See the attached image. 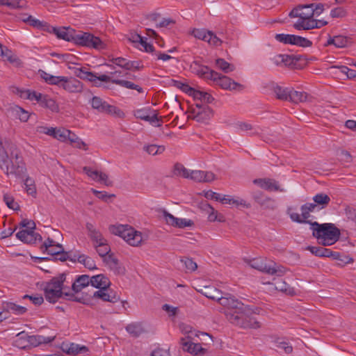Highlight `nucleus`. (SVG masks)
<instances>
[{"instance_id":"f257e3e1","label":"nucleus","mask_w":356,"mask_h":356,"mask_svg":"<svg viewBox=\"0 0 356 356\" xmlns=\"http://www.w3.org/2000/svg\"><path fill=\"white\" fill-rule=\"evenodd\" d=\"M225 307V315L232 324L245 329H258L261 324L251 315L252 309L229 293H225L220 301Z\"/></svg>"},{"instance_id":"f03ea898","label":"nucleus","mask_w":356,"mask_h":356,"mask_svg":"<svg viewBox=\"0 0 356 356\" xmlns=\"http://www.w3.org/2000/svg\"><path fill=\"white\" fill-rule=\"evenodd\" d=\"M225 307V315L232 324L245 329H258L261 324L251 315L252 309L229 293H225L220 301Z\"/></svg>"},{"instance_id":"7ed1b4c3","label":"nucleus","mask_w":356,"mask_h":356,"mask_svg":"<svg viewBox=\"0 0 356 356\" xmlns=\"http://www.w3.org/2000/svg\"><path fill=\"white\" fill-rule=\"evenodd\" d=\"M311 229L313 231L312 235L321 240L320 243L324 246L334 244L340 238L339 229L332 223L319 224L314 222L311 223Z\"/></svg>"},{"instance_id":"20e7f679","label":"nucleus","mask_w":356,"mask_h":356,"mask_svg":"<svg viewBox=\"0 0 356 356\" xmlns=\"http://www.w3.org/2000/svg\"><path fill=\"white\" fill-rule=\"evenodd\" d=\"M66 280V274L61 273L57 277H53L49 282H46L44 286V293L45 299L50 303L56 302L65 292L63 291V284Z\"/></svg>"},{"instance_id":"39448f33","label":"nucleus","mask_w":356,"mask_h":356,"mask_svg":"<svg viewBox=\"0 0 356 356\" xmlns=\"http://www.w3.org/2000/svg\"><path fill=\"white\" fill-rule=\"evenodd\" d=\"M250 266L259 271L277 276H282L286 271V268L282 266L262 258L253 259L250 261Z\"/></svg>"},{"instance_id":"423d86ee","label":"nucleus","mask_w":356,"mask_h":356,"mask_svg":"<svg viewBox=\"0 0 356 356\" xmlns=\"http://www.w3.org/2000/svg\"><path fill=\"white\" fill-rule=\"evenodd\" d=\"M111 232L122 237L132 246H138L143 241L141 232L135 230L128 225H121L117 227L113 226L111 228Z\"/></svg>"},{"instance_id":"0eeeda50","label":"nucleus","mask_w":356,"mask_h":356,"mask_svg":"<svg viewBox=\"0 0 356 356\" xmlns=\"http://www.w3.org/2000/svg\"><path fill=\"white\" fill-rule=\"evenodd\" d=\"M26 168L19 150L15 147L11 152L9 160L8 170L7 174L15 175V176L24 178Z\"/></svg>"},{"instance_id":"6e6552de","label":"nucleus","mask_w":356,"mask_h":356,"mask_svg":"<svg viewBox=\"0 0 356 356\" xmlns=\"http://www.w3.org/2000/svg\"><path fill=\"white\" fill-rule=\"evenodd\" d=\"M74 43L83 47L103 49L105 48L104 43L99 38L86 32H79L74 35Z\"/></svg>"},{"instance_id":"1a4fd4ad","label":"nucleus","mask_w":356,"mask_h":356,"mask_svg":"<svg viewBox=\"0 0 356 356\" xmlns=\"http://www.w3.org/2000/svg\"><path fill=\"white\" fill-rule=\"evenodd\" d=\"M90 104L92 108L99 113L115 115L117 116H120L121 114H122L120 109L118 108L115 106L108 104L99 97H93L90 101Z\"/></svg>"},{"instance_id":"9d476101","label":"nucleus","mask_w":356,"mask_h":356,"mask_svg":"<svg viewBox=\"0 0 356 356\" xmlns=\"http://www.w3.org/2000/svg\"><path fill=\"white\" fill-rule=\"evenodd\" d=\"M75 75L83 80H88L90 82L94 83V86L96 87H99L101 86L100 83L97 82V81L108 82L111 80V76L106 74H102L97 76L92 72H88L86 70V68H76L74 71Z\"/></svg>"},{"instance_id":"9b49d317","label":"nucleus","mask_w":356,"mask_h":356,"mask_svg":"<svg viewBox=\"0 0 356 356\" xmlns=\"http://www.w3.org/2000/svg\"><path fill=\"white\" fill-rule=\"evenodd\" d=\"M210 80L214 81L217 85L222 89L229 90H241L243 86L232 80L229 77L222 75L216 72V76H213Z\"/></svg>"},{"instance_id":"f8f14e48","label":"nucleus","mask_w":356,"mask_h":356,"mask_svg":"<svg viewBox=\"0 0 356 356\" xmlns=\"http://www.w3.org/2000/svg\"><path fill=\"white\" fill-rule=\"evenodd\" d=\"M191 70L193 73L207 80H210L213 76H216V71L211 70L208 66L202 65L197 60H195L191 63Z\"/></svg>"},{"instance_id":"ddd939ff","label":"nucleus","mask_w":356,"mask_h":356,"mask_svg":"<svg viewBox=\"0 0 356 356\" xmlns=\"http://www.w3.org/2000/svg\"><path fill=\"white\" fill-rule=\"evenodd\" d=\"M61 88L70 93H80L83 91V85L74 77L65 76Z\"/></svg>"},{"instance_id":"4468645a","label":"nucleus","mask_w":356,"mask_h":356,"mask_svg":"<svg viewBox=\"0 0 356 356\" xmlns=\"http://www.w3.org/2000/svg\"><path fill=\"white\" fill-rule=\"evenodd\" d=\"M190 113L191 118L202 123H206L213 115V111L209 106H204L202 110H191Z\"/></svg>"},{"instance_id":"2eb2a0df","label":"nucleus","mask_w":356,"mask_h":356,"mask_svg":"<svg viewBox=\"0 0 356 356\" xmlns=\"http://www.w3.org/2000/svg\"><path fill=\"white\" fill-rule=\"evenodd\" d=\"M47 31L55 33L58 38L67 42H74V41L76 31L74 29H70L65 27L56 28L51 26H48Z\"/></svg>"},{"instance_id":"dca6fc26","label":"nucleus","mask_w":356,"mask_h":356,"mask_svg":"<svg viewBox=\"0 0 356 356\" xmlns=\"http://www.w3.org/2000/svg\"><path fill=\"white\" fill-rule=\"evenodd\" d=\"M16 237L24 243L33 244L36 241H42V238L38 233L31 229H23L16 234Z\"/></svg>"},{"instance_id":"f3484780","label":"nucleus","mask_w":356,"mask_h":356,"mask_svg":"<svg viewBox=\"0 0 356 356\" xmlns=\"http://www.w3.org/2000/svg\"><path fill=\"white\" fill-rule=\"evenodd\" d=\"M83 171L95 181L104 183L107 186L112 185V181L108 179V177L106 173L93 170L92 168L87 166L83 168Z\"/></svg>"},{"instance_id":"a211bd4d","label":"nucleus","mask_w":356,"mask_h":356,"mask_svg":"<svg viewBox=\"0 0 356 356\" xmlns=\"http://www.w3.org/2000/svg\"><path fill=\"white\" fill-rule=\"evenodd\" d=\"M253 183L266 191L281 192L284 191L283 188H280L278 181L273 179H255L253 180Z\"/></svg>"},{"instance_id":"6ab92c4d","label":"nucleus","mask_w":356,"mask_h":356,"mask_svg":"<svg viewBox=\"0 0 356 356\" xmlns=\"http://www.w3.org/2000/svg\"><path fill=\"white\" fill-rule=\"evenodd\" d=\"M63 245L54 241L52 238H47V239L41 245L40 249L43 252H47L48 254L56 256L59 255L63 251Z\"/></svg>"},{"instance_id":"aec40b11","label":"nucleus","mask_w":356,"mask_h":356,"mask_svg":"<svg viewBox=\"0 0 356 356\" xmlns=\"http://www.w3.org/2000/svg\"><path fill=\"white\" fill-rule=\"evenodd\" d=\"M252 197L261 207L266 209H274L276 207L275 201L266 196L261 191L253 193Z\"/></svg>"},{"instance_id":"412c9836","label":"nucleus","mask_w":356,"mask_h":356,"mask_svg":"<svg viewBox=\"0 0 356 356\" xmlns=\"http://www.w3.org/2000/svg\"><path fill=\"white\" fill-rule=\"evenodd\" d=\"M216 178L212 172L202 170H191L189 172V178L197 182H210Z\"/></svg>"},{"instance_id":"4be33fe9","label":"nucleus","mask_w":356,"mask_h":356,"mask_svg":"<svg viewBox=\"0 0 356 356\" xmlns=\"http://www.w3.org/2000/svg\"><path fill=\"white\" fill-rule=\"evenodd\" d=\"M104 262L113 270L115 274L123 275L125 273V268L122 266L117 258L113 254L104 257Z\"/></svg>"},{"instance_id":"5701e85b","label":"nucleus","mask_w":356,"mask_h":356,"mask_svg":"<svg viewBox=\"0 0 356 356\" xmlns=\"http://www.w3.org/2000/svg\"><path fill=\"white\" fill-rule=\"evenodd\" d=\"M126 331L134 338H138L147 332L142 322H133L125 327Z\"/></svg>"},{"instance_id":"b1692460","label":"nucleus","mask_w":356,"mask_h":356,"mask_svg":"<svg viewBox=\"0 0 356 356\" xmlns=\"http://www.w3.org/2000/svg\"><path fill=\"white\" fill-rule=\"evenodd\" d=\"M191 336H188L186 339H181V344L184 350L195 355L204 352V348L200 343L191 342Z\"/></svg>"},{"instance_id":"393cba45","label":"nucleus","mask_w":356,"mask_h":356,"mask_svg":"<svg viewBox=\"0 0 356 356\" xmlns=\"http://www.w3.org/2000/svg\"><path fill=\"white\" fill-rule=\"evenodd\" d=\"M90 282L92 286L99 289V290L107 289L111 284L108 278L104 276L103 274H99L91 277Z\"/></svg>"},{"instance_id":"a878e982","label":"nucleus","mask_w":356,"mask_h":356,"mask_svg":"<svg viewBox=\"0 0 356 356\" xmlns=\"http://www.w3.org/2000/svg\"><path fill=\"white\" fill-rule=\"evenodd\" d=\"M107 289H100L95 291L93 297L102 299L104 301L116 302L120 300V297L115 292L109 291H106Z\"/></svg>"},{"instance_id":"bb28decb","label":"nucleus","mask_w":356,"mask_h":356,"mask_svg":"<svg viewBox=\"0 0 356 356\" xmlns=\"http://www.w3.org/2000/svg\"><path fill=\"white\" fill-rule=\"evenodd\" d=\"M86 228L88 231V235L89 238L93 242V245L106 240L102 236V233L98 229H97L92 223L87 222L86 225Z\"/></svg>"},{"instance_id":"cd10ccee","label":"nucleus","mask_w":356,"mask_h":356,"mask_svg":"<svg viewBox=\"0 0 356 356\" xmlns=\"http://www.w3.org/2000/svg\"><path fill=\"white\" fill-rule=\"evenodd\" d=\"M61 349L63 352L69 355H76L79 353L87 352L88 350V348L86 346H80L74 343H63L61 345Z\"/></svg>"},{"instance_id":"c85d7f7f","label":"nucleus","mask_w":356,"mask_h":356,"mask_svg":"<svg viewBox=\"0 0 356 356\" xmlns=\"http://www.w3.org/2000/svg\"><path fill=\"white\" fill-rule=\"evenodd\" d=\"M39 72L41 78L43 79L47 83L51 85H56L61 88L65 76H53L43 70H40Z\"/></svg>"},{"instance_id":"c756f323","label":"nucleus","mask_w":356,"mask_h":356,"mask_svg":"<svg viewBox=\"0 0 356 356\" xmlns=\"http://www.w3.org/2000/svg\"><path fill=\"white\" fill-rule=\"evenodd\" d=\"M90 277L88 275H82L79 276L73 282L72 289L74 293H79L90 284Z\"/></svg>"},{"instance_id":"7c9ffc66","label":"nucleus","mask_w":356,"mask_h":356,"mask_svg":"<svg viewBox=\"0 0 356 356\" xmlns=\"http://www.w3.org/2000/svg\"><path fill=\"white\" fill-rule=\"evenodd\" d=\"M329 7L327 4H324L322 3H313L305 4L306 9H309L307 14V18H312L314 15L318 16L320 15L323 10H325V7Z\"/></svg>"},{"instance_id":"2f4dec72","label":"nucleus","mask_w":356,"mask_h":356,"mask_svg":"<svg viewBox=\"0 0 356 356\" xmlns=\"http://www.w3.org/2000/svg\"><path fill=\"white\" fill-rule=\"evenodd\" d=\"M202 293L204 296L209 299L216 300L220 305L222 297H224L222 295V291L213 286H205Z\"/></svg>"},{"instance_id":"473e14b6","label":"nucleus","mask_w":356,"mask_h":356,"mask_svg":"<svg viewBox=\"0 0 356 356\" xmlns=\"http://www.w3.org/2000/svg\"><path fill=\"white\" fill-rule=\"evenodd\" d=\"M290 90V88H284L279 85H275L272 87V90L276 98L282 101H289Z\"/></svg>"},{"instance_id":"72a5a7b5","label":"nucleus","mask_w":356,"mask_h":356,"mask_svg":"<svg viewBox=\"0 0 356 356\" xmlns=\"http://www.w3.org/2000/svg\"><path fill=\"white\" fill-rule=\"evenodd\" d=\"M108 82H111L113 83L119 85L122 87H124V88H126L128 89L136 90L139 93H143L144 92L142 87H140V86L136 85L129 81L121 80V79L111 77V80H109Z\"/></svg>"},{"instance_id":"f704fd0d","label":"nucleus","mask_w":356,"mask_h":356,"mask_svg":"<svg viewBox=\"0 0 356 356\" xmlns=\"http://www.w3.org/2000/svg\"><path fill=\"white\" fill-rule=\"evenodd\" d=\"M316 24L314 19H300L294 24L293 26L297 30H310L315 29Z\"/></svg>"},{"instance_id":"c9c22d12","label":"nucleus","mask_w":356,"mask_h":356,"mask_svg":"<svg viewBox=\"0 0 356 356\" xmlns=\"http://www.w3.org/2000/svg\"><path fill=\"white\" fill-rule=\"evenodd\" d=\"M312 199L314 200L313 204H316V207L321 206V209L325 208L331 201L330 197L324 193L316 194Z\"/></svg>"},{"instance_id":"e433bc0d","label":"nucleus","mask_w":356,"mask_h":356,"mask_svg":"<svg viewBox=\"0 0 356 356\" xmlns=\"http://www.w3.org/2000/svg\"><path fill=\"white\" fill-rule=\"evenodd\" d=\"M3 309L8 312H12L15 314H22L26 312V308L17 305L13 302H6L3 305Z\"/></svg>"},{"instance_id":"4c0bfd02","label":"nucleus","mask_w":356,"mask_h":356,"mask_svg":"<svg viewBox=\"0 0 356 356\" xmlns=\"http://www.w3.org/2000/svg\"><path fill=\"white\" fill-rule=\"evenodd\" d=\"M134 115L136 118L149 122H154L155 121H159V118H157V115L154 114L152 116L149 115L148 111L146 109H138L134 112Z\"/></svg>"},{"instance_id":"58836bf2","label":"nucleus","mask_w":356,"mask_h":356,"mask_svg":"<svg viewBox=\"0 0 356 356\" xmlns=\"http://www.w3.org/2000/svg\"><path fill=\"white\" fill-rule=\"evenodd\" d=\"M307 98V94L305 92H300L293 90V88L290 90V96L289 102L294 104L305 102Z\"/></svg>"},{"instance_id":"ea45409f","label":"nucleus","mask_w":356,"mask_h":356,"mask_svg":"<svg viewBox=\"0 0 356 356\" xmlns=\"http://www.w3.org/2000/svg\"><path fill=\"white\" fill-rule=\"evenodd\" d=\"M275 289L278 291L284 292L286 294L293 296L296 294V291L293 287H291L289 284H287L286 282L278 280L275 283Z\"/></svg>"},{"instance_id":"a19ab883","label":"nucleus","mask_w":356,"mask_h":356,"mask_svg":"<svg viewBox=\"0 0 356 356\" xmlns=\"http://www.w3.org/2000/svg\"><path fill=\"white\" fill-rule=\"evenodd\" d=\"M77 262L82 264L86 268L89 270L97 269L95 261L91 257L86 254H79L77 257Z\"/></svg>"},{"instance_id":"79ce46f5","label":"nucleus","mask_w":356,"mask_h":356,"mask_svg":"<svg viewBox=\"0 0 356 356\" xmlns=\"http://www.w3.org/2000/svg\"><path fill=\"white\" fill-rule=\"evenodd\" d=\"M40 106L49 108L53 112H58L59 109L58 105L56 104V101L47 95H44Z\"/></svg>"},{"instance_id":"37998d69","label":"nucleus","mask_w":356,"mask_h":356,"mask_svg":"<svg viewBox=\"0 0 356 356\" xmlns=\"http://www.w3.org/2000/svg\"><path fill=\"white\" fill-rule=\"evenodd\" d=\"M94 247L97 250V252L98 253V254L103 258V259H104V257H107L109 253V252L111 251V249H110V247L109 245H108L107 242H106V240L97 244V245H94Z\"/></svg>"},{"instance_id":"c03bdc74","label":"nucleus","mask_w":356,"mask_h":356,"mask_svg":"<svg viewBox=\"0 0 356 356\" xmlns=\"http://www.w3.org/2000/svg\"><path fill=\"white\" fill-rule=\"evenodd\" d=\"M307 250H309L313 254L317 257H329L330 249L323 247L308 246Z\"/></svg>"},{"instance_id":"a18cd8bd","label":"nucleus","mask_w":356,"mask_h":356,"mask_svg":"<svg viewBox=\"0 0 356 356\" xmlns=\"http://www.w3.org/2000/svg\"><path fill=\"white\" fill-rule=\"evenodd\" d=\"M216 66L225 73H229L234 70V66L223 58H218L216 60Z\"/></svg>"},{"instance_id":"49530a36","label":"nucleus","mask_w":356,"mask_h":356,"mask_svg":"<svg viewBox=\"0 0 356 356\" xmlns=\"http://www.w3.org/2000/svg\"><path fill=\"white\" fill-rule=\"evenodd\" d=\"M193 97L195 99L200 100L207 104L211 103L214 100V98L209 93L198 90H196Z\"/></svg>"},{"instance_id":"de8ad7c7","label":"nucleus","mask_w":356,"mask_h":356,"mask_svg":"<svg viewBox=\"0 0 356 356\" xmlns=\"http://www.w3.org/2000/svg\"><path fill=\"white\" fill-rule=\"evenodd\" d=\"M352 43V39L350 37L342 35H335V47L337 48H345Z\"/></svg>"},{"instance_id":"09e8293b","label":"nucleus","mask_w":356,"mask_h":356,"mask_svg":"<svg viewBox=\"0 0 356 356\" xmlns=\"http://www.w3.org/2000/svg\"><path fill=\"white\" fill-rule=\"evenodd\" d=\"M71 131L66 129H56L55 128V134L53 136V138L60 140L65 142L67 140H69L70 137Z\"/></svg>"},{"instance_id":"8fccbe9b","label":"nucleus","mask_w":356,"mask_h":356,"mask_svg":"<svg viewBox=\"0 0 356 356\" xmlns=\"http://www.w3.org/2000/svg\"><path fill=\"white\" fill-rule=\"evenodd\" d=\"M303 9H306L305 4L299 5L289 13V16L291 18L299 17L300 19H308L307 13L300 12Z\"/></svg>"},{"instance_id":"3c124183","label":"nucleus","mask_w":356,"mask_h":356,"mask_svg":"<svg viewBox=\"0 0 356 356\" xmlns=\"http://www.w3.org/2000/svg\"><path fill=\"white\" fill-rule=\"evenodd\" d=\"M143 149L149 154L154 156L163 153L165 148L163 145H156L153 144L144 146Z\"/></svg>"},{"instance_id":"603ef678","label":"nucleus","mask_w":356,"mask_h":356,"mask_svg":"<svg viewBox=\"0 0 356 356\" xmlns=\"http://www.w3.org/2000/svg\"><path fill=\"white\" fill-rule=\"evenodd\" d=\"M69 140L76 148L83 149L84 150L88 149L87 145L81 138H79L75 134H74L72 132L70 134Z\"/></svg>"},{"instance_id":"864d4df0","label":"nucleus","mask_w":356,"mask_h":356,"mask_svg":"<svg viewBox=\"0 0 356 356\" xmlns=\"http://www.w3.org/2000/svg\"><path fill=\"white\" fill-rule=\"evenodd\" d=\"M316 208V204L313 203H306L302 205L300 207L302 217L306 220H308V218L310 217V212L314 211Z\"/></svg>"},{"instance_id":"5fc2aeb1","label":"nucleus","mask_w":356,"mask_h":356,"mask_svg":"<svg viewBox=\"0 0 356 356\" xmlns=\"http://www.w3.org/2000/svg\"><path fill=\"white\" fill-rule=\"evenodd\" d=\"M292 44L301 47H309L312 45V42L306 38L294 35Z\"/></svg>"},{"instance_id":"6e6d98bb","label":"nucleus","mask_w":356,"mask_h":356,"mask_svg":"<svg viewBox=\"0 0 356 356\" xmlns=\"http://www.w3.org/2000/svg\"><path fill=\"white\" fill-rule=\"evenodd\" d=\"M1 57L3 59L9 61L10 63L15 64L16 65H19L21 63L20 60L7 48H5L3 54L1 55Z\"/></svg>"},{"instance_id":"4d7b16f0","label":"nucleus","mask_w":356,"mask_h":356,"mask_svg":"<svg viewBox=\"0 0 356 356\" xmlns=\"http://www.w3.org/2000/svg\"><path fill=\"white\" fill-rule=\"evenodd\" d=\"M25 189L29 195L35 196L36 195V187L35 185V181L27 177L24 180Z\"/></svg>"},{"instance_id":"13d9d810","label":"nucleus","mask_w":356,"mask_h":356,"mask_svg":"<svg viewBox=\"0 0 356 356\" xmlns=\"http://www.w3.org/2000/svg\"><path fill=\"white\" fill-rule=\"evenodd\" d=\"M189 172L190 171L179 163H177L174 165V174L177 176L189 178Z\"/></svg>"},{"instance_id":"bf43d9fd","label":"nucleus","mask_w":356,"mask_h":356,"mask_svg":"<svg viewBox=\"0 0 356 356\" xmlns=\"http://www.w3.org/2000/svg\"><path fill=\"white\" fill-rule=\"evenodd\" d=\"M287 213L289 215L290 218L293 222H298V223L309 224L310 225H311V223L313 222H312V221H310L309 220H306V219L303 218L302 217V216H300L298 213L291 212V208L288 209Z\"/></svg>"},{"instance_id":"052dcab7","label":"nucleus","mask_w":356,"mask_h":356,"mask_svg":"<svg viewBox=\"0 0 356 356\" xmlns=\"http://www.w3.org/2000/svg\"><path fill=\"white\" fill-rule=\"evenodd\" d=\"M27 21L29 22L30 25L41 29L44 31H47L48 26H51L47 23L41 22L38 19H33L31 16H29L27 19Z\"/></svg>"},{"instance_id":"680f3d73","label":"nucleus","mask_w":356,"mask_h":356,"mask_svg":"<svg viewBox=\"0 0 356 356\" xmlns=\"http://www.w3.org/2000/svg\"><path fill=\"white\" fill-rule=\"evenodd\" d=\"M3 201L8 208L13 210H19V205L17 202H15L13 197L9 194H4Z\"/></svg>"},{"instance_id":"e2e57ef3","label":"nucleus","mask_w":356,"mask_h":356,"mask_svg":"<svg viewBox=\"0 0 356 356\" xmlns=\"http://www.w3.org/2000/svg\"><path fill=\"white\" fill-rule=\"evenodd\" d=\"M293 37H294V35L278 33L275 35V38L280 42L292 44Z\"/></svg>"},{"instance_id":"0e129e2a","label":"nucleus","mask_w":356,"mask_h":356,"mask_svg":"<svg viewBox=\"0 0 356 356\" xmlns=\"http://www.w3.org/2000/svg\"><path fill=\"white\" fill-rule=\"evenodd\" d=\"M180 261L181 264H183V265H184L187 270L194 271L197 268V264L191 258L184 257L181 259Z\"/></svg>"},{"instance_id":"69168bd1","label":"nucleus","mask_w":356,"mask_h":356,"mask_svg":"<svg viewBox=\"0 0 356 356\" xmlns=\"http://www.w3.org/2000/svg\"><path fill=\"white\" fill-rule=\"evenodd\" d=\"M329 257H332L333 259L340 261L344 264H348L350 261H353L351 258H348V257L342 255L340 252H333L332 250H330Z\"/></svg>"},{"instance_id":"338daca9","label":"nucleus","mask_w":356,"mask_h":356,"mask_svg":"<svg viewBox=\"0 0 356 356\" xmlns=\"http://www.w3.org/2000/svg\"><path fill=\"white\" fill-rule=\"evenodd\" d=\"M111 61L113 64H115L122 68H124L127 70H129V60H127L126 58H122V57L113 58L111 60Z\"/></svg>"},{"instance_id":"774afa93","label":"nucleus","mask_w":356,"mask_h":356,"mask_svg":"<svg viewBox=\"0 0 356 356\" xmlns=\"http://www.w3.org/2000/svg\"><path fill=\"white\" fill-rule=\"evenodd\" d=\"M347 15L346 10L342 7H337L333 8L330 11V16L332 18H342L346 17Z\"/></svg>"}]
</instances>
